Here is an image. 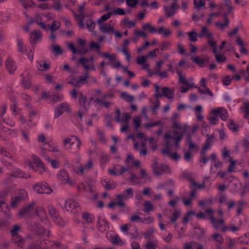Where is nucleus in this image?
Returning <instances> with one entry per match:
<instances>
[{
  "label": "nucleus",
  "mask_w": 249,
  "mask_h": 249,
  "mask_svg": "<svg viewBox=\"0 0 249 249\" xmlns=\"http://www.w3.org/2000/svg\"><path fill=\"white\" fill-rule=\"evenodd\" d=\"M41 38L42 35L39 31H33L30 34V42L31 44H34Z\"/></svg>",
  "instance_id": "nucleus-25"
},
{
  "label": "nucleus",
  "mask_w": 249,
  "mask_h": 249,
  "mask_svg": "<svg viewBox=\"0 0 249 249\" xmlns=\"http://www.w3.org/2000/svg\"><path fill=\"white\" fill-rule=\"evenodd\" d=\"M152 168L154 174L157 176H160L163 173H169L170 169L167 165L160 164L157 161H154L152 164Z\"/></svg>",
  "instance_id": "nucleus-4"
},
{
  "label": "nucleus",
  "mask_w": 249,
  "mask_h": 249,
  "mask_svg": "<svg viewBox=\"0 0 249 249\" xmlns=\"http://www.w3.org/2000/svg\"><path fill=\"white\" fill-rule=\"evenodd\" d=\"M129 174L130 175V177L128 178V180L131 182V184L133 185H139L140 178L138 177L136 174L132 172V170L129 173Z\"/></svg>",
  "instance_id": "nucleus-34"
},
{
  "label": "nucleus",
  "mask_w": 249,
  "mask_h": 249,
  "mask_svg": "<svg viewBox=\"0 0 249 249\" xmlns=\"http://www.w3.org/2000/svg\"><path fill=\"white\" fill-rule=\"evenodd\" d=\"M82 219L87 223L92 222L94 219V216L91 213L85 212L82 213Z\"/></svg>",
  "instance_id": "nucleus-37"
},
{
  "label": "nucleus",
  "mask_w": 249,
  "mask_h": 249,
  "mask_svg": "<svg viewBox=\"0 0 249 249\" xmlns=\"http://www.w3.org/2000/svg\"><path fill=\"white\" fill-rule=\"evenodd\" d=\"M217 8L221 13L225 12H231L233 9L230 0H224L223 2L217 5Z\"/></svg>",
  "instance_id": "nucleus-14"
},
{
  "label": "nucleus",
  "mask_w": 249,
  "mask_h": 249,
  "mask_svg": "<svg viewBox=\"0 0 249 249\" xmlns=\"http://www.w3.org/2000/svg\"><path fill=\"white\" fill-rule=\"evenodd\" d=\"M100 45L99 43L91 41L89 44V49L91 51L97 50V52L100 51Z\"/></svg>",
  "instance_id": "nucleus-48"
},
{
  "label": "nucleus",
  "mask_w": 249,
  "mask_h": 249,
  "mask_svg": "<svg viewBox=\"0 0 249 249\" xmlns=\"http://www.w3.org/2000/svg\"><path fill=\"white\" fill-rule=\"evenodd\" d=\"M88 62L89 59L85 57H82L80 59H79L77 63L78 64H81L83 67L85 71H87L90 69L95 70L94 66H89L88 65H87V63Z\"/></svg>",
  "instance_id": "nucleus-26"
},
{
  "label": "nucleus",
  "mask_w": 249,
  "mask_h": 249,
  "mask_svg": "<svg viewBox=\"0 0 249 249\" xmlns=\"http://www.w3.org/2000/svg\"><path fill=\"white\" fill-rule=\"evenodd\" d=\"M19 227L18 225H14L13 228L10 231V233L13 236L12 241L18 247H21L24 242V240L20 237L18 234L19 231Z\"/></svg>",
  "instance_id": "nucleus-7"
},
{
  "label": "nucleus",
  "mask_w": 249,
  "mask_h": 249,
  "mask_svg": "<svg viewBox=\"0 0 249 249\" xmlns=\"http://www.w3.org/2000/svg\"><path fill=\"white\" fill-rule=\"evenodd\" d=\"M133 196V190L132 188H128L122 193L116 195V199H120L123 201L128 198H132Z\"/></svg>",
  "instance_id": "nucleus-13"
},
{
  "label": "nucleus",
  "mask_w": 249,
  "mask_h": 249,
  "mask_svg": "<svg viewBox=\"0 0 249 249\" xmlns=\"http://www.w3.org/2000/svg\"><path fill=\"white\" fill-rule=\"evenodd\" d=\"M21 133L22 137L24 139V141L26 142H29V141H30V138H29L30 133H29V132L27 130L22 129L21 130Z\"/></svg>",
  "instance_id": "nucleus-57"
},
{
  "label": "nucleus",
  "mask_w": 249,
  "mask_h": 249,
  "mask_svg": "<svg viewBox=\"0 0 249 249\" xmlns=\"http://www.w3.org/2000/svg\"><path fill=\"white\" fill-rule=\"evenodd\" d=\"M142 29L145 31L148 30L150 33H155L156 28L152 26L149 23H146L142 25Z\"/></svg>",
  "instance_id": "nucleus-60"
},
{
  "label": "nucleus",
  "mask_w": 249,
  "mask_h": 249,
  "mask_svg": "<svg viewBox=\"0 0 249 249\" xmlns=\"http://www.w3.org/2000/svg\"><path fill=\"white\" fill-rule=\"evenodd\" d=\"M243 105L240 109L244 113V117L247 119H249V103L243 102Z\"/></svg>",
  "instance_id": "nucleus-36"
},
{
  "label": "nucleus",
  "mask_w": 249,
  "mask_h": 249,
  "mask_svg": "<svg viewBox=\"0 0 249 249\" xmlns=\"http://www.w3.org/2000/svg\"><path fill=\"white\" fill-rule=\"evenodd\" d=\"M75 142L77 143L76 147L77 149H79L81 145V142L76 137L71 136L66 138L63 140V149H70L72 148Z\"/></svg>",
  "instance_id": "nucleus-6"
},
{
  "label": "nucleus",
  "mask_w": 249,
  "mask_h": 249,
  "mask_svg": "<svg viewBox=\"0 0 249 249\" xmlns=\"http://www.w3.org/2000/svg\"><path fill=\"white\" fill-rule=\"evenodd\" d=\"M97 224L99 230L101 232L109 229V224L108 221L103 218L99 217L98 220Z\"/></svg>",
  "instance_id": "nucleus-17"
},
{
  "label": "nucleus",
  "mask_w": 249,
  "mask_h": 249,
  "mask_svg": "<svg viewBox=\"0 0 249 249\" xmlns=\"http://www.w3.org/2000/svg\"><path fill=\"white\" fill-rule=\"evenodd\" d=\"M22 201V200L21 198L16 196L12 198L11 206L12 207H15Z\"/></svg>",
  "instance_id": "nucleus-62"
},
{
  "label": "nucleus",
  "mask_w": 249,
  "mask_h": 249,
  "mask_svg": "<svg viewBox=\"0 0 249 249\" xmlns=\"http://www.w3.org/2000/svg\"><path fill=\"white\" fill-rule=\"evenodd\" d=\"M229 117V113L226 109L223 107H218L211 110L207 116V119L210 124L212 125L217 124L219 121V117L226 121Z\"/></svg>",
  "instance_id": "nucleus-1"
},
{
  "label": "nucleus",
  "mask_w": 249,
  "mask_h": 249,
  "mask_svg": "<svg viewBox=\"0 0 249 249\" xmlns=\"http://www.w3.org/2000/svg\"><path fill=\"white\" fill-rule=\"evenodd\" d=\"M65 208L68 212L78 214L81 212V208L79 203L73 199H69L65 201Z\"/></svg>",
  "instance_id": "nucleus-3"
},
{
  "label": "nucleus",
  "mask_w": 249,
  "mask_h": 249,
  "mask_svg": "<svg viewBox=\"0 0 249 249\" xmlns=\"http://www.w3.org/2000/svg\"><path fill=\"white\" fill-rule=\"evenodd\" d=\"M213 34L209 32L208 28L205 26L202 27L200 33L198 34V37L199 38L205 37L207 38H213Z\"/></svg>",
  "instance_id": "nucleus-24"
},
{
  "label": "nucleus",
  "mask_w": 249,
  "mask_h": 249,
  "mask_svg": "<svg viewBox=\"0 0 249 249\" xmlns=\"http://www.w3.org/2000/svg\"><path fill=\"white\" fill-rule=\"evenodd\" d=\"M174 137H173V139L175 140V145L176 147H178L179 146V142L182 138L183 133L178 130H174Z\"/></svg>",
  "instance_id": "nucleus-33"
},
{
  "label": "nucleus",
  "mask_w": 249,
  "mask_h": 249,
  "mask_svg": "<svg viewBox=\"0 0 249 249\" xmlns=\"http://www.w3.org/2000/svg\"><path fill=\"white\" fill-rule=\"evenodd\" d=\"M63 182L65 181V183L72 185L74 184V182L73 179L70 178L68 176V174L64 170H63Z\"/></svg>",
  "instance_id": "nucleus-51"
},
{
  "label": "nucleus",
  "mask_w": 249,
  "mask_h": 249,
  "mask_svg": "<svg viewBox=\"0 0 249 249\" xmlns=\"http://www.w3.org/2000/svg\"><path fill=\"white\" fill-rule=\"evenodd\" d=\"M20 4L26 9L32 8L35 6V3L30 0H18Z\"/></svg>",
  "instance_id": "nucleus-38"
},
{
  "label": "nucleus",
  "mask_w": 249,
  "mask_h": 249,
  "mask_svg": "<svg viewBox=\"0 0 249 249\" xmlns=\"http://www.w3.org/2000/svg\"><path fill=\"white\" fill-rule=\"evenodd\" d=\"M120 98L129 103L132 102L134 100V97L133 95H130L125 91L121 93Z\"/></svg>",
  "instance_id": "nucleus-35"
},
{
  "label": "nucleus",
  "mask_w": 249,
  "mask_h": 249,
  "mask_svg": "<svg viewBox=\"0 0 249 249\" xmlns=\"http://www.w3.org/2000/svg\"><path fill=\"white\" fill-rule=\"evenodd\" d=\"M42 156L44 157L45 159L49 162H51L52 166L53 168H57L59 166L58 165V163L56 160H51L49 157L48 154L47 152L44 153V152L42 153Z\"/></svg>",
  "instance_id": "nucleus-39"
},
{
  "label": "nucleus",
  "mask_w": 249,
  "mask_h": 249,
  "mask_svg": "<svg viewBox=\"0 0 249 249\" xmlns=\"http://www.w3.org/2000/svg\"><path fill=\"white\" fill-rule=\"evenodd\" d=\"M210 240L215 242V245H222L224 242V239L222 236L217 233H215L212 235Z\"/></svg>",
  "instance_id": "nucleus-29"
},
{
  "label": "nucleus",
  "mask_w": 249,
  "mask_h": 249,
  "mask_svg": "<svg viewBox=\"0 0 249 249\" xmlns=\"http://www.w3.org/2000/svg\"><path fill=\"white\" fill-rule=\"evenodd\" d=\"M13 178H22L27 179L30 178V176L29 175H26L19 169H16L12 173L8 174L6 178V182L10 181Z\"/></svg>",
  "instance_id": "nucleus-11"
},
{
  "label": "nucleus",
  "mask_w": 249,
  "mask_h": 249,
  "mask_svg": "<svg viewBox=\"0 0 249 249\" xmlns=\"http://www.w3.org/2000/svg\"><path fill=\"white\" fill-rule=\"evenodd\" d=\"M61 97L59 94L57 93H53L50 96V100L53 101V103H55L61 100Z\"/></svg>",
  "instance_id": "nucleus-58"
},
{
  "label": "nucleus",
  "mask_w": 249,
  "mask_h": 249,
  "mask_svg": "<svg viewBox=\"0 0 249 249\" xmlns=\"http://www.w3.org/2000/svg\"><path fill=\"white\" fill-rule=\"evenodd\" d=\"M86 27L89 31L90 32H93L95 34V32L94 31L95 27V23L91 19H88L86 23Z\"/></svg>",
  "instance_id": "nucleus-40"
},
{
  "label": "nucleus",
  "mask_w": 249,
  "mask_h": 249,
  "mask_svg": "<svg viewBox=\"0 0 249 249\" xmlns=\"http://www.w3.org/2000/svg\"><path fill=\"white\" fill-rule=\"evenodd\" d=\"M192 60L195 63L197 64L200 67H202L205 62L204 59L201 58L198 56L194 57L192 58Z\"/></svg>",
  "instance_id": "nucleus-53"
},
{
  "label": "nucleus",
  "mask_w": 249,
  "mask_h": 249,
  "mask_svg": "<svg viewBox=\"0 0 249 249\" xmlns=\"http://www.w3.org/2000/svg\"><path fill=\"white\" fill-rule=\"evenodd\" d=\"M158 98H150V101L151 104H154V106L151 107V111L153 114L156 113L157 109L159 108L160 106V101L158 99Z\"/></svg>",
  "instance_id": "nucleus-32"
},
{
  "label": "nucleus",
  "mask_w": 249,
  "mask_h": 249,
  "mask_svg": "<svg viewBox=\"0 0 249 249\" xmlns=\"http://www.w3.org/2000/svg\"><path fill=\"white\" fill-rule=\"evenodd\" d=\"M187 142L189 144V150L193 152L194 150L196 151L197 150L196 146L194 143L192 142L190 138L188 137L187 139Z\"/></svg>",
  "instance_id": "nucleus-61"
},
{
  "label": "nucleus",
  "mask_w": 249,
  "mask_h": 249,
  "mask_svg": "<svg viewBox=\"0 0 249 249\" xmlns=\"http://www.w3.org/2000/svg\"><path fill=\"white\" fill-rule=\"evenodd\" d=\"M6 67L10 73H13L17 67L15 62L11 57H9L5 62Z\"/></svg>",
  "instance_id": "nucleus-20"
},
{
  "label": "nucleus",
  "mask_w": 249,
  "mask_h": 249,
  "mask_svg": "<svg viewBox=\"0 0 249 249\" xmlns=\"http://www.w3.org/2000/svg\"><path fill=\"white\" fill-rule=\"evenodd\" d=\"M30 229L39 235H45L48 236L50 235V231L44 229L39 223H35L31 224L30 225Z\"/></svg>",
  "instance_id": "nucleus-10"
},
{
  "label": "nucleus",
  "mask_w": 249,
  "mask_h": 249,
  "mask_svg": "<svg viewBox=\"0 0 249 249\" xmlns=\"http://www.w3.org/2000/svg\"><path fill=\"white\" fill-rule=\"evenodd\" d=\"M38 141L42 143L41 146L42 153L44 152H56L57 150L54 144L52 142H46V138L43 134H40L38 136Z\"/></svg>",
  "instance_id": "nucleus-2"
},
{
  "label": "nucleus",
  "mask_w": 249,
  "mask_h": 249,
  "mask_svg": "<svg viewBox=\"0 0 249 249\" xmlns=\"http://www.w3.org/2000/svg\"><path fill=\"white\" fill-rule=\"evenodd\" d=\"M156 246V244L154 241L149 240L146 242L145 248V249H155Z\"/></svg>",
  "instance_id": "nucleus-64"
},
{
  "label": "nucleus",
  "mask_w": 249,
  "mask_h": 249,
  "mask_svg": "<svg viewBox=\"0 0 249 249\" xmlns=\"http://www.w3.org/2000/svg\"><path fill=\"white\" fill-rule=\"evenodd\" d=\"M68 47L73 54L79 53L83 55L88 52V48L85 47L83 49L75 48L73 44L71 42L68 43Z\"/></svg>",
  "instance_id": "nucleus-21"
},
{
  "label": "nucleus",
  "mask_w": 249,
  "mask_h": 249,
  "mask_svg": "<svg viewBox=\"0 0 249 249\" xmlns=\"http://www.w3.org/2000/svg\"><path fill=\"white\" fill-rule=\"evenodd\" d=\"M86 96L83 95L82 93L80 94L79 97V105L81 107H83L84 109L87 110V107L85 104L86 102Z\"/></svg>",
  "instance_id": "nucleus-49"
},
{
  "label": "nucleus",
  "mask_w": 249,
  "mask_h": 249,
  "mask_svg": "<svg viewBox=\"0 0 249 249\" xmlns=\"http://www.w3.org/2000/svg\"><path fill=\"white\" fill-rule=\"evenodd\" d=\"M33 189L38 194H50L52 192V189L46 184L36 183L34 185Z\"/></svg>",
  "instance_id": "nucleus-9"
},
{
  "label": "nucleus",
  "mask_w": 249,
  "mask_h": 249,
  "mask_svg": "<svg viewBox=\"0 0 249 249\" xmlns=\"http://www.w3.org/2000/svg\"><path fill=\"white\" fill-rule=\"evenodd\" d=\"M111 242L113 244H115V245H123V242H122L121 238L117 235H114L113 236H112Z\"/></svg>",
  "instance_id": "nucleus-59"
},
{
  "label": "nucleus",
  "mask_w": 249,
  "mask_h": 249,
  "mask_svg": "<svg viewBox=\"0 0 249 249\" xmlns=\"http://www.w3.org/2000/svg\"><path fill=\"white\" fill-rule=\"evenodd\" d=\"M143 207V211L146 213L153 210V205L150 201L145 202Z\"/></svg>",
  "instance_id": "nucleus-52"
},
{
  "label": "nucleus",
  "mask_w": 249,
  "mask_h": 249,
  "mask_svg": "<svg viewBox=\"0 0 249 249\" xmlns=\"http://www.w3.org/2000/svg\"><path fill=\"white\" fill-rule=\"evenodd\" d=\"M89 76V74L86 72L83 75L79 76L78 78L73 77L70 78L69 83L75 87H79L86 83Z\"/></svg>",
  "instance_id": "nucleus-8"
},
{
  "label": "nucleus",
  "mask_w": 249,
  "mask_h": 249,
  "mask_svg": "<svg viewBox=\"0 0 249 249\" xmlns=\"http://www.w3.org/2000/svg\"><path fill=\"white\" fill-rule=\"evenodd\" d=\"M35 205V202H32L28 205L23 207L19 211V215L22 216L24 215H31V213L33 211L34 206Z\"/></svg>",
  "instance_id": "nucleus-16"
},
{
  "label": "nucleus",
  "mask_w": 249,
  "mask_h": 249,
  "mask_svg": "<svg viewBox=\"0 0 249 249\" xmlns=\"http://www.w3.org/2000/svg\"><path fill=\"white\" fill-rule=\"evenodd\" d=\"M132 170V168L131 166L125 164V166L121 167L119 174V175H122L125 172H128L129 173Z\"/></svg>",
  "instance_id": "nucleus-54"
},
{
  "label": "nucleus",
  "mask_w": 249,
  "mask_h": 249,
  "mask_svg": "<svg viewBox=\"0 0 249 249\" xmlns=\"http://www.w3.org/2000/svg\"><path fill=\"white\" fill-rule=\"evenodd\" d=\"M162 96H165L169 99H173L174 97V94L172 92V90L167 87H165L162 88Z\"/></svg>",
  "instance_id": "nucleus-31"
},
{
  "label": "nucleus",
  "mask_w": 249,
  "mask_h": 249,
  "mask_svg": "<svg viewBox=\"0 0 249 249\" xmlns=\"http://www.w3.org/2000/svg\"><path fill=\"white\" fill-rule=\"evenodd\" d=\"M238 242L240 244H249V232H247L244 235L240 237Z\"/></svg>",
  "instance_id": "nucleus-43"
},
{
  "label": "nucleus",
  "mask_w": 249,
  "mask_h": 249,
  "mask_svg": "<svg viewBox=\"0 0 249 249\" xmlns=\"http://www.w3.org/2000/svg\"><path fill=\"white\" fill-rule=\"evenodd\" d=\"M187 35L190 41L195 42L197 41L196 37L198 36V34L196 32L195 29L191 32H188Z\"/></svg>",
  "instance_id": "nucleus-42"
},
{
  "label": "nucleus",
  "mask_w": 249,
  "mask_h": 249,
  "mask_svg": "<svg viewBox=\"0 0 249 249\" xmlns=\"http://www.w3.org/2000/svg\"><path fill=\"white\" fill-rule=\"evenodd\" d=\"M111 12H108L107 14L103 15L98 20V23L99 24H102V22L105 21L107 20L108 18H109L110 17H111Z\"/></svg>",
  "instance_id": "nucleus-56"
},
{
  "label": "nucleus",
  "mask_w": 249,
  "mask_h": 249,
  "mask_svg": "<svg viewBox=\"0 0 249 249\" xmlns=\"http://www.w3.org/2000/svg\"><path fill=\"white\" fill-rule=\"evenodd\" d=\"M21 76L22 77V84L23 86V87L26 89L29 88L31 86V81L30 77L29 76L24 77L23 74H22Z\"/></svg>",
  "instance_id": "nucleus-44"
},
{
  "label": "nucleus",
  "mask_w": 249,
  "mask_h": 249,
  "mask_svg": "<svg viewBox=\"0 0 249 249\" xmlns=\"http://www.w3.org/2000/svg\"><path fill=\"white\" fill-rule=\"evenodd\" d=\"M75 173L79 175H83L84 174V171H86L84 167V165L76 166L74 169Z\"/></svg>",
  "instance_id": "nucleus-63"
},
{
  "label": "nucleus",
  "mask_w": 249,
  "mask_h": 249,
  "mask_svg": "<svg viewBox=\"0 0 249 249\" xmlns=\"http://www.w3.org/2000/svg\"><path fill=\"white\" fill-rule=\"evenodd\" d=\"M176 73L178 74V81L181 84L186 86L188 87V88H193L195 87V85L194 83H190L188 81H187L186 79L182 76L181 71L177 70L176 71Z\"/></svg>",
  "instance_id": "nucleus-22"
},
{
  "label": "nucleus",
  "mask_w": 249,
  "mask_h": 249,
  "mask_svg": "<svg viewBox=\"0 0 249 249\" xmlns=\"http://www.w3.org/2000/svg\"><path fill=\"white\" fill-rule=\"evenodd\" d=\"M60 26V23L57 20H54L51 26L49 25V30H50L51 33H54L56 31Z\"/></svg>",
  "instance_id": "nucleus-45"
},
{
  "label": "nucleus",
  "mask_w": 249,
  "mask_h": 249,
  "mask_svg": "<svg viewBox=\"0 0 249 249\" xmlns=\"http://www.w3.org/2000/svg\"><path fill=\"white\" fill-rule=\"evenodd\" d=\"M128 226H130V225L124 224L121 226V231L126 235H130L132 239H137L139 235L138 232H137V228L135 226L132 227L133 230L135 231V232L134 233H131V230L130 229V228L128 227Z\"/></svg>",
  "instance_id": "nucleus-12"
},
{
  "label": "nucleus",
  "mask_w": 249,
  "mask_h": 249,
  "mask_svg": "<svg viewBox=\"0 0 249 249\" xmlns=\"http://www.w3.org/2000/svg\"><path fill=\"white\" fill-rule=\"evenodd\" d=\"M35 22L45 31L49 30V24H46L42 18V14H36L35 16Z\"/></svg>",
  "instance_id": "nucleus-18"
},
{
  "label": "nucleus",
  "mask_w": 249,
  "mask_h": 249,
  "mask_svg": "<svg viewBox=\"0 0 249 249\" xmlns=\"http://www.w3.org/2000/svg\"><path fill=\"white\" fill-rule=\"evenodd\" d=\"M100 30L103 33H109L110 32H112L114 29L112 27H108L102 24H100Z\"/></svg>",
  "instance_id": "nucleus-50"
},
{
  "label": "nucleus",
  "mask_w": 249,
  "mask_h": 249,
  "mask_svg": "<svg viewBox=\"0 0 249 249\" xmlns=\"http://www.w3.org/2000/svg\"><path fill=\"white\" fill-rule=\"evenodd\" d=\"M17 45L18 47V52H20L23 54H25L27 53V51L26 49L24 47L22 40L20 38L17 39Z\"/></svg>",
  "instance_id": "nucleus-41"
},
{
  "label": "nucleus",
  "mask_w": 249,
  "mask_h": 249,
  "mask_svg": "<svg viewBox=\"0 0 249 249\" xmlns=\"http://www.w3.org/2000/svg\"><path fill=\"white\" fill-rule=\"evenodd\" d=\"M114 206H118L120 207H123L125 206V203L123 201L120 200V199H116L115 198V201L111 202L109 205V208H112Z\"/></svg>",
  "instance_id": "nucleus-47"
},
{
  "label": "nucleus",
  "mask_w": 249,
  "mask_h": 249,
  "mask_svg": "<svg viewBox=\"0 0 249 249\" xmlns=\"http://www.w3.org/2000/svg\"><path fill=\"white\" fill-rule=\"evenodd\" d=\"M36 214L41 220H44L47 217V213L45 210L41 207H37L36 209Z\"/></svg>",
  "instance_id": "nucleus-30"
},
{
  "label": "nucleus",
  "mask_w": 249,
  "mask_h": 249,
  "mask_svg": "<svg viewBox=\"0 0 249 249\" xmlns=\"http://www.w3.org/2000/svg\"><path fill=\"white\" fill-rule=\"evenodd\" d=\"M36 67L38 70L45 71L50 68V64L45 60H39L37 62Z\"/></svg>",
  "instance_id": "nucleus-27"
},
{
  "label": "nucleus",
  "mask_w": 249,
  "mask_h": 249,
  "mask_svg": "<svg viewBox=\"0 0 249 249\" xmlns=\"http://www.w3.org/2000/svg\"><path fill=\"white\" fill-rule=\"evenodd\" d=\"M134 148L135 150L139 151L140 154L145 156L147 154V150L145 147L139 148V144L138 142L134 143Z\"/></svg>",
  "instance_id": "nucleus-46"
},
{
  "label": "nucleus",
  "mask_w": 249,
  "mask_h": 249,
  "mask_svg": "<svg viewBox=\"0 0 249 249\" xmlns=\"http://www.w3.org/2000/svg\"><path fill=\"white\" fill-rule=\"evenodd\" d=\"M101 184L106 190H112L117 186V184L114 181H110L107 178L102 180Z\"/></svg>",
  "instance_id": "nucleus-23"
},
{
  "label": "nucleus",
  "mask_w": 249,
  "mask_h": 249,
  "mask_svg": "<svg viewBox=\"0 0 249 249\" xmlns=\"http://www.w3.org/2000/svg\"><path fill=\"white\" fill-rule=\"evenodd\" d=\"M50 242L48 240L44 239L39 244L29 246L28 249H48Z\"/></svg>",
  "instance_id": "nucleus-19"
},
{
  "label": "nucleus",
  "mask_w": 249,
  "mask_h": 249,
  "mask_svg": "<svg viewBox=\"0 0 249 249\" xmlns=\"http://www.w3.org/2000/svg\"><path fill=\"white\" fill-rule=\"evenodd\" d=\"M48 209L49 214L52 217L53 222L56 224L61 226L62 219L60 217H58L57 213L55 209L52 206H49Z\"/></svg>",
  "instance_id": "nucleus-15"
},
{
  "label": "nucleus",
  "mask_w": 249,
  "mask_h": 249,
  "mask_svg": "<svg viewBox=\"0 0 249 249\" xmlns=\"http://www.w3.org/2000/svg\"><path fill=\"white\" fill-rule=\"evenodd\" d=\"M209 218L211 223L215 229H218L221 225L224 224V221L222 219H217L212 215L209 216Z\"/></svg>",
  "instance_id": "nucleus-28"
},
{
  "label": "nucleus",
  "mask_w": 249,
  "mask_h": 249,
  "mask_svg": "<svg viewBox=\"0 0 249 249\" xmlns=\"http://www.w3.org/2000/svg\"><path fill=\"white\" fill-rule=\"evenodd\" d=\"M62 114V104H60L55 107L54 112V118H56Z\"/></svg>",
  "instance_id": "nucleus-55"
},
{
  "label": "nucleus",
  "mask_w": 249,
  "mask_h": 249,
  "mask_svg": "<svg viewBox=\"0 0 249 249\" xmlns=\"http://www.w3.org/2000/svg\"><path fill=\"white\" fill-rule=\"evenodd\" d=\"M30 166L35 171L38 172L40 174H42L46 170L42 161L35 155L33 156L32 161L30 163Z\"/></svg>",
  "instance_id": "nucleus-5"
}]
</instances>
